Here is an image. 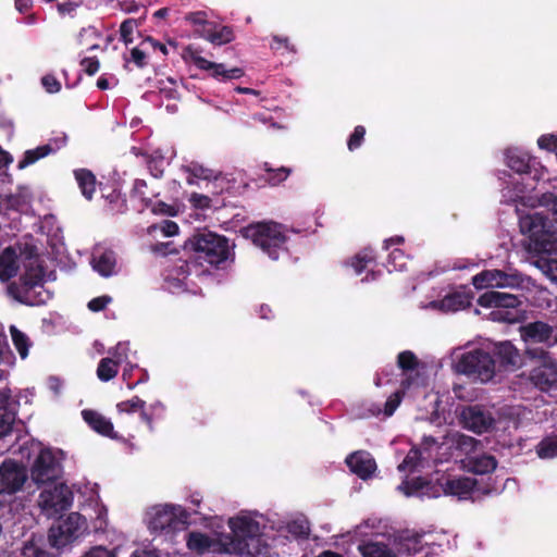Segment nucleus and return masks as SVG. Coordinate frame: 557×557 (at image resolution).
Instances as JSON below:
<instances>
[{"label":"nucleus","instance_id":"obj_60","mask_svg":"<svg viewBox=\"0 0 557 557\" xmlns=\"http://www.w3.org/2000/svg\"><path fill=\"white\" fill-rule=\"evenodd\" d=\"M83 557H116V555L106 547L96 546L86 552Z\"/></svg>","mask_w":557,"mask_h":557},{"label":"nucleus","instance_id":"obj_33","mask_svg":"<svg viewBox=\"0 0 557 557\" xmlns=\"http://www.w3.org/2000/svg\"><path fill=\"white\" fill-rule=\"evenodd\" d=\"M52 147L50 145H42L35 149H29L24 152V157L22 160L18 161L17 168L18 169H25L38 160L47 157L49 153L52 152Z\"/></svg>","mask_w":557,"mask_h":557},{"label":"nucleus","instance_id":"obj_48","mask_svg":"<svg viewBox=\"0 0 557 557\" xmlns=\"http://www.w3.org/2000/svg\"><path fill=\"white\" fill-rule=\"evenodd\" d=\"M366 135V128L362 125H357L354 128V132L349 136L347 140V147L349 151H355L356 149L360 148Z\"/></svg>","mask_w":557,"mask_h":557},{"label":"nucleus","instance_id":"obj_53","mask_svg":"<svg viewBox=\"0 0 557 557\" xmlns=\"http://www.w3.org/2000/svg\"><path fill=\"white\" fill-rule=\"evenodd\" d=\"M41 85L49 94H57L61 90V83L53 74H46L41 77Z\"/></svg>","mask_w":557,"mask_h":557},{"label":"nucleus","instance_id":"obj_59","mask_svg":"<svg viewBox=\"0 0 557 557\" xmlns=\"http://www.w3.org/2000/svg\"><path fill=\"white\" fill-rule=\"evenodd\" d=\"M143 47H148V49H152V50H159L164 55L168 54L166 46L161 44L160 41L156 40L151 36H147L143 39Z\"/></svg>","mask_w":557,"mask_h":557},{"label":"nucleus","instance_id":"obj_58","mask_svg":"<svg viewBox=\"0 0 557 557\" xmlns=\"http://www.w3.org/2000/svg\"><path fill=\"white\" fill-rule=\"evenodd\" d=\"M271 49L278 52L282 49L287 51L295 52V48L290 45L289 39L287 37L273 36L272 42L270 45Z\"/></svg>","mask_w":557,"mask_h":557},{"label":"nucleus","instance_id":"obj_51","mask_svg":"<svg viewBox=\"0 0 557 557\" xmlns=\"http://www.w3.org/2000/svg\"><path fill=\"white\" fill-rule=\"evenodd\" d=\"M190 174V176L195 178H201V180H210L213 177V171L210 169L205 168L201 164L198 163H191L188 165L185 170Z\"/></svg>","mask_w":557,"mask_h":557},{"label":"nucleus","instance_id":"obj_31","mask_svg":"<svg viewBox=\"0 0 557 557\" xmlns=\"http://www.w3.org/2000/svg\"><path fill=\"white\" fill-rule=\"evenodd\" d=\"M362 557H396L393 550L384 543L368 542L359 546Z\"/></svg>","mask_w":557,"mask_h":557},{"label":"nucleus","instance_id":"obj_37","mask_svg":"<svg viewBox=\"0 0 557 557\" xmlns=\"http://www.w3.org/2000/svg\"><path fill=\"white\" fill-rule=\"evenodd\" d=\"M10 333L12 337V342L18 351L22 359L26 358L28 355V348H29V338L28 336L20 331L16 326L11 325Z\"/></svg>","mask_w":557,"mask_h":557},{"label":"nucleus","instance_id":"obj_46","mask_svg":"<svg viewBox=\"0 0 557 557\" xmlns=\"http://www.w3.org/2000/svg\"><path fill=\"white\" fill-rule=\"evenodd\" d=\"M146 407V401L139 398L138 396H134L128 400L121 401L116 405V409L119 412L125 413H134L139 409H144Z\"/></svg>","mask_w":557,"mask_h":557},{"label":"nucleus","instance_id":"obj_50","mask_svg":"<svg viewBox=\"0 0 557 557\" xmlns=\"http://www.w3.org/2000/svg\"><path fill=\"white\" fill-rule=\"evenodd\" d=\"M373 262V257L368 252H361L356 255L351 261L350 265L355 270L356 274H361L363 270L368 267L369 263Z\"/></svg>","mask_w":557,"mask_h":557},{"label":"nucleus","instance_id":"obj_4","mask_svg":"<svg viewBox=\"0 0 557 557\" xmlns=\"http://www.w3.org/2000/svg\"><path fill=\"white\" fill-rule=\"evenodd\" d=\"M228 550L247 557H256L261 553L260 523L248 516L230 518Z\"/></svg>","mask_w":557,"mask_h":557},{"label":"nucleus","instance_id":"obj_10","mask_svg":"<svg viewBox=\"0 0 557 557\" xmlns=\"http://www.w3.org/2000/svg\"><path fill=\"white\" fill-rule=\"evenodd\" d=\"M44 271L41 267L28 268L21 275V290L16 287L15 299L26 306H41L46 304L48 297H44L42 292H36L37 287L44 288Z\"/></svg>","mask_w":557,"mask_h":557},{"label":"nucleus","instance_id":"obj_61","mask_svg":"<svg viewBox=\"0 0 557 557\" xmlns=\"http://www.w3.org/2000/svg\"><path fill=\"white\" fill-rule=\"evenodd\" d=\"M196 208L205 209L210 207L211 199L208 196L193 194L190 198Z\"/></svg>","mask_w":557,"mask_h":557},{"label":"nucleus","instance_id":"obj_13","mask_svg":"<svg viewBox=\"0 0 557 557\" xmlns=\"http://www.w3.org/2000/svg\"><path fill=\"white\" fill-rule=\"evenodd\" d=\"M61 463L48 448L40 450L30 468V476L37 484L51 483L61 475Z\"/></svg>","mask_w":557,"mask_h":557},{"label":"nucleus","instance_id":"obj_63","mask_svg":"<svg viewBox=\"0 0 557 557\" xmlns=\"http://www.w3.org/2000/svg\"><path fill=\"white\" fill-rule=\"evenodd\" d=\"M171 243H161L157 244L152 247L154 252L161 253L163 256L170 255L174 252V249H170Z\"/></svg>","mask_w":557,"mask_h":557},{"label":"nucleus","instance_id":"obj_27","mask_svg":"<svg viewBox=\"0 0 557 557\" xmlns=\"http://www.w3.org/2000/svg\"><path fill=\"white\" fill-rule=\"evenodd\" d=\"M159 196L158 191L149 190L145 180L136 178L129 191L132 200H138L140 210L148 209L152 206V200Z\"/></svg>","mask_w":557,"mask_h":557},{"label":"nucleus","instance_id":"obj_11","mask_svg":"<svg viewBox=\"0 0 557 557\" xmlns=\"http://www.w3.org/2000/svg\"><path fill=\"white\" fill-rule=\"evenodd\" d=\"M478 304L483 308H496L497 310H494L491 313L494 320L511 323L516 320L512 313L503 309L517 308L521 305V301L518 296L513 294L491 289L479 297Z\"/></svg>","mask_w":557,"mask_h":557},{"label":"nucleus","instance_id":"obj_36","mask_svg":"<svg viewBox=\"0 0 557 557\" xmlns=\"http://www.w3.org/2000/svg\"><path fill=\"white\" fill-rule=\"evenodd\" d=\"M115 263L114 253L104 251L95 260L94 269L102 276H110L114 272Z\"/></svg>","mask_w":557,"mask_h":557},{"label":"nucleus","instance_id":"obj_62","mask_svg":"<svg viewBox=\"0 0 557 557\" xmlns=\"http://www.w3.org/2000/svg\"><path fill=\"white\" fill-rule=\"evenodd\" d=\"M78 7L77 3L72 1H66L58 4V11L60 14H71Z\"/></svg>","mask_w":557,"mask_h":557},{"label":"nucleus","instance_id":"obj_20","mask_svg":"<svg viewBox=\"0 0 557 557\" xmlns=\"http://www.w3.org/2000/svg\"><path fill=\"white\" fill-rule=\"evenodd\" d=\"M346 465L361 480H368L376 470V462L370 453L359 450L346 458Z\"/></svg>","mask_w":557,"mask_h":557},{"label":"nucleus","instance_id":"obj_52","mask_svg":"<svg viewBox=\"0 0 557 557\" xmlns=\"http://www.w3.org/2000/svg\"><path fill=\"white\" fill-rule=\"evenodd\" d=\"M403 395V392L397 391L386 399L383 411L386 417L393 416V413L401 403Z\"/></svg>","mask_w":557,"mask_h":557},{"label":"nucleus","instance_id":"obj_1","mask_svg":"<svg viewBox=\"0 0 557 557\" xmlns=\"http://www.w3.org/2000/svg\"><path fill=\"white\" fill-rule=\"evenodd\" d=\"M539 203L547 212L519 213L520 231L528 235L535 252L557 253V196L545 193L539 198Z\"/></svg>","mask_w":557,"mask_h":557},{"label":"nucleus","instance_id":"obj_16","mask_svg":"<svg viewBox=\"0 0 557 557\" xmlns=\"http://www.w3.org/2000/svg\"><path fill=\"white\" fill-rule=\"evenodd\" d=\"M461 422L465 429L475 434H483L494 429L496 420L485 407L472 405L462 410Z\"/></svg>","mask_w":557,"mask_h":557},{"label":"nucleus","instance_id":"obj_12","mask_svg":"<svg viewBox=\"0 0 557 557\" xmlns=\"http://www.w3.org/2000/svg\"><path fill=\"white\" fill-rule=\"evenodd\" d=\"M182 58L185 62L194 63L198 69L203 71L212 70V76L215 78L237 79L244 76V70L240 67H233L226 70L223 63L211 62L200 55V51L193 46H187L183 49Z\"/></svg>","mask_w":557,"mask_h":557},{"label":"nucleus","instance_id":"obj_26","mask_svg":"<svg viewBox=\"0 0 557 557\" xmlns=\"http://www.w3.org/2000/svg\"><path fill=\"white\" fill-rule=\"evenodd\" d=\"M10 391L0 392V438L12 431L15 421V412L9 408Z\"/></svg>","mask_w":557,"mask_h":557},{"label":"nucleus","instance_id":"obj_21","mask_svg":"<svg viewBox=\"0 0 557 557\" xmlns=\"http://www.w3.org/2000/svg\"><path fill=\"white\" fill-rule=\"evenodd\" d=\"M445 495L457 496L459 499H467L474 491L478 484L475 479L469 476L443 475Z\"/></svg>","mask_w":557,"mask_h":557},{"label":"nucleus","instance_id":"obj_6","mask_svg":"<svg viewBox=\"0 0 557 557\" xmlns=\"http://www.w3.org/2000/svg\"><path fill=\"white\" fill-rule=\"evenodd\" d=\"M495 364L496 360L490 352L474 349L461 355L455 364V370L457 373L487 382L495 375Z\"/></svg>","mask_w":557,"mask_h":557},{"label":"nucleus","instance_id":"obj_57","mask_svg":"<svg viewBox=\"0 0 557 557\" xmlns=\"http://www.w3.org/2000/svg\"><path fill=\"white\" fill-rule=\"evenodd\" d=\"M81 66L87 75L92 76L99 71L100 62L96 57H88L81 61Z\"/></svg>","mask_w":557,"mask_h":557},{"label":"nucleus","instance_id":"obj_23","mask_svg":"<svg viewBox=\"0 0 557 557\" xmlns=\"http://www.w3.org/2000/svg\"><path fill=\"white\" fill-rule=\"evenodd\" d=\"M82 414L85 422L100 435L110 437L112 440L119 438L112 422L101 413L95 410H83Z\"/></svg>","mask_w":557,"mask_h":557},{"label":"nucleus","instance_id":"obj_3","mask_svg":"<svg viewBox=\"0 0 557 557\" xmlns=\"http://www.w3.org/2000/svg\"><path fill=\"white\" fill-rule=\"evenodd\" d=\"M240 233L272 260H277L280 255L287 250L286 227L281 223L274 221L250 223L243 227Z\"/></svg>","mask_w":557,"mask_h":557},{"label":"nucleus","instance_id":"obj_7","mask_svg":"<svg viewBox=\"0 0 557 557\" xmlns=\"http://www.w3.org/2000/svg\"><path fill=\"white\" fill-rule=\"evenodd\" d=\"M189 513L181 506H154L150 511L149 530L170 534L186 528Z\"/></svg>","mask_w":557,"mask_h":557},{"label":"nucleus","instance_id":"obj_35","mask_svg":"<svg viewBox=\"0 0 557 557\" xmlns=\"http://www.w3.org/2000/svg\"><path fill=\"white\" fill-rule=\"evenodd\" d=\"M119 372V362L106 357L102 358L97 368V376L102 382H108L116 376Z\"/></svg>","mask_w":557,"mask_h":557},{"label":"nucleus","instance_id":"obj_2","mask_svg":"<svg viewBox=\"0 0 557 557\" xmlns=\"http://www.w3.org/2000/svg\"><path fill=\"white\" fill-rule=\"evenodd\" d=\"M186 252H193L195 261L215 269H225L234 261L233 247L224 235L203 230L191 235L184 244Z\"/></svg>","mask_w":557,"mask_h":557},{"label":"nucleus","instance_id":"obj_56","mask_svg":"<svg viewBox=\"0 0 557 557\" xmlns=\"http://www.w3.org/2000/svg\"><path fill=\"white\" fill-rule=\"evenodd\" d=\"M537 145L541 149H545L557 154V136L542 135L537 140Z\"/></svg>","mask_w":557,"mask_h":557},{"label":"nucleus","instance_id":"obj_43","mask_svg":"<svg viewBox=\"0 0 557 557\" xmlns=\"http://www.w3.org/2000/svg\"><path fill=\"white\" fill-rule=\"evenodd\" d=\"M22 557H60V555L50 553L35 543L28 542L22 548Z\"/></svg>","mask_w":557,"mask_h":557},{"label":"nucleus","instance_id":"obj_55","mask_svg":"<svg viewBox=\"0 0 557 557\" xmlns=\"http://www.w3.org/2000/svg\"><path fill=\"white\" fill-rule=\"evenodd\" d=\"M388 263L393 265V270L401 271L406 265L404 251L394 249L389 253ZM388 271H392V269H388Z\"/></svg>","mask_w":557,"mask_h":557},{"label":"nucleus","instance_id":"obj_40","mask_svg":"<svg viewBox=\"0 0 557 557\" xmlns=\"http://www.w3.org/2000/svg\"><path fill=\"white\" fill-rule=\"evenodd\" d=\"M149 173L154 178H161L164 173L165 160L162 156L158 154H144Z\"/></svg>","mask_w":557,"mask_h":557},{"label":"nucleus","instance_id":"obj_34","mask_svg":"<svg viewBox=\"0 0 557 557\" xmlns=\"http://www.w3.org/2000/svg\"><path fill=\"white\" fill-rule=\"evenodd\" d=\"M211 539L201 532H190L187 537V547L198 554H203L211 547Z\"/></svg>","mask_w":557,"mask_h":557},{"label":"nucleus","instance_id":"obj_39","mask_svg":"<svg viewBox=\"0 0 557 557\" xmlns=\"http://www.w3.org/2000/svg\"><path fill=\"white\" fill-rule=\"evenodd\" d=\"M424 482L425 479L421 476L406 480L401 483V485H399V490L403 491L406 496L422 497Z\"/></svg>","mask_w":557,"mask_h":557},{"label":"nucleus","instance_id":"obj_38","mask_svg":"<svg viewBox=\"0 0 557 557\" xmlns=\"http://www.w3.org/2000/svg\"><path fill=\"white\" fill-rule=\"evenodd\" d=\"M536 453L543 459L557 457V436L543 438L536 447Z\"/></svg>","mask_w":557,"mask_h":557},{"label":"nucleus","instance_id":"obj_5","mask_svg":"<svg viewBox=\"0 0 557 557\" xmlns=\"http://www.w3.org/2000/svg\"><path fill=\"white\" fill-rule=\"evenodd\" d=\"M529 361L537 363L529 375L530 382L543 393L557 391V362L544 347H527Z\"/></svg>","mask_w":557,"mask_h":557},{"label":"nucleus","instance_id":"obj_44","mask_svg":"<svg viewBox=\"0 0 557 557\" xmlns=\"http://www.w3.org/2000/svg\"><path fill=\"white\" fill-rule=\"evenodd\" d=\"M422 539V533L414 532L403 537V545L409 554H417L423 548Z\"/></svg>","mask_w":557,"mask_h":557},{"label":"nucleus","instance_id":"obj_42","mask_svg":"<svg viewBox=\"0 0 557 557\" xmlns=\"http://www.w3.org/2000/svg\"><path fill=\"white\" fill-rule=\"evenodd\" d=\"M397 366L405 372L413 371L419 366L417 356L410 350H404L397 356Z\"/></svg>","mask_w":557,"mask_h":557},{"label":"nucleus","instance_id":"obj_9","mask_svg":"<svg viewBox=\"0 0 557 557\" xmlns=\"http://www.w3.org/2000/svg\"><path fill=\"white\" fill-rule=\"evenodd\" d=\"M73 503V492L65 483L50 484L39 494L38 505L42 513L53 518L67 510Z\"/></svg>","mask_w":557,"mask_h":557},{"label":"nucleus","instance_id":"obj_49","mask_svg":"<svg viewBox=\"0 0 557 557\" xmlns=\"http://www.w3.org/2000/svg\"><path fill=\"white\" fill-rule=\"evenodd\" d=\"M208 15L205 11L189 12L185 15V21L197 26V29H207V26L211 24L207 20Z\"/></svg>","mask_w":557,"mask_h":557},{"label":"nucleus","instance_id":"obj_45","mask_svg":"<svg viewBox=\"0 0 557 557\" xmlns=\"http://www.w3.org/2000/svg\"><path fill=\"white\" fill-rule=\"evenodd\" d=\"M138 26V21L135 18H127L120 25L121 40L127 46L134 41V30Z\"/></svg>","mask_w":557,"mask_h":557},{"label":"nucleus","instance_id":"obj_8","mask_svg":"<svg viewBox=\"0 0 557 557\" xmlns=\"http://www.w3.org/2000/svg\"><path fill=\"white\" fill-rule=\"evenodd\" d=\"M86 519L78 512H71L65 519L52 524L48 532V541L52 548L61 549L73 543L82 534Z\"/></svg>","mask_w":557,"mask_h":557},{"label":"nucleus","instance_id":"obj_25","mask_svg":"<svg viewBox=\"0 0 557 557\" xmlns=\"http://www.w3.org/2000/svg\"><path fill=\"white\" fill-rule=\"evenodd\" d=\"M472 296L466 292H454L438 301V307L445 312H455L471 306Z\"/></svg>","mask_w":557,"mask_h":557},{"label":"nucleus","instance_id":"obj_28","mask_svg":"<svg viewBox=\"0 0 557 557\" xmlns=\"http://www.w3.org/2000/svg\"><path fill=\"white\" fill-rule=\"evenodd\" d=\"M74 176L77 185L82 191V195L87 199L91 200L96 193L97 180L95 174L88 169H77L74 171Z\"/></svg>","mask_w":557,"mask_h":557},{"label":"nucleus","instance_id":"obj_29","mask_svg":"<svg viewBox=\"0 0 557 557\" xmlns=\"http://www.w3.org/2000/svg\"><path fill=\"white\" fill-rule=\"evenodd\" d=\"M106 199L107 208L112 214H123L127 212L128 206L125 195L120 190L112 189L109 194H102Z\"/></svg>","mask_w":557,"mask_h":557},{"label":"nucleus","instance_id":"obj_14","mask_svg":"<svg viewBox=\"0 0 557 557\" xmlns=\"http://www.w3.org/2000/svg\"><path fill=\"white\" fill-rule=\"evenodd\" d=\"M520 338L527 344V347H531L533 344H542L546 348L555 346V327L547 322L536 320L521 324L519 326Z\"/></svg>","mask_w":557,"mask_h":557},{"label":"nucleus","instance_id":"obj_15","mask_svg":"<svg viewBox=\"0 0 557 557\" xmlns=\"http://www.w3.org/2000/svg\"><path fill=\"white\" fill-rule=\"evenodd\" d=\"M523 278L519 273H506L502 270H484L472 277V284L478 289L520 287Z\"/></svg>","mask_w":557,"mask_h":557},{"label":"nucleus","instance_id":"obj_41","mask_svg":"<svg viewBox=\"0 0 557 557\" xmlns=\"http://www.w3.org/2000/svg\"><path fill=\"white\" fill-rule=\"evenodd\" d=\"M445 495L443 475L436 481L425 480L422 497L437 498Z\"/></svg>","mask_w":557,"mask_h":557},{"label":"nucleus","instance_id":"obj_18","mask_svg":"<svg viewBox=\"0 0 557 557\" xmlns=\"http://www.w3.org/2000/svg\"><path fill=\"white\" fill-rule=\"evenodd\" d=\"M27 479L26 470L15 461H3L0 466V495H12L20 491Z\"/></svg>","mask_w":557,"mask_h":557},{"label":"nucleus","instance_id":"obj_24","mask_svg":"<svg viewBox=\"0 0 557 557\" xmlns=\"http://www.w3.org/2000/svg\"><path fill=\"white\" fill-rule=\"evenodd\" d=\"M18 271L17 256L12 247L4 248L0 253V281L9 282Z\"/></svg>","mask_w":557,"mask_h":557},{"label":"nucleus","instance_id":"obj_47","mask_svg":"<svg viewBox=\"0 0 557 557\" xmlns=\"http://www.w3.org/2000/svg\"><path fill=\"white\" fill-rule=\"evenodd\" d=\"M148 47H143V41L138 47H134L131 50V58L126 59V61H131L135 63V65L139 69H144L147 65V52Z\"/></svg>","mask_w":557,"mask_h":557},{"label":"nucleus","instance_id":"obj_19","mask_svg":"<svg viewBox=\"0 0 557 557\" xmlns=\"http://www.w3.org/2000/svg\"><path fill=\"white\" fill-rule=\"evenodd\" d=\"M506 163L510 170L520 175H530L533 180L539 178V171L535 168L536 161L528 152L517 149L508 150Z\"/></svg>","mask_w":557,"mask_h":557},{"label":"nucleus","instance_id":"obj_54","mask_svg":"<svg viewBox=\"0 0 557 557\" xmlns=\"http://www.w3.org/2000/svg\"><path fill=\"white\" fill-rule=\"evenodd\" d=\"M112 301V297L108 295L99 296L92 298L87 307L92 312H99L107 308V306Z\"/></svg>","mask_w":557,"mask_h":557},{"label":"nucleus","instance_id":"obj_32","mask_svg":"<svg viewBox=\"0 0 557 557\" xmlns=\"http://www.w3.org/2000/svg\"><path fill=\"white\" fill-rule=\"evenodd\" d=\"M497 467V460L492 455H482L470 461V470L475 474H487Z\"/></svg>","mask_w":557,"mask_h":557},{"label":"nucleus","instance_id":"obj_30","mask_svg":"<svg viewBox=\"0 0 557 557\" xmlns=\"http://www.w3.org/2000/svg\"><path fill=\"white\" fill-rule=\"evenodd\" d=\"M263 170L265 174L262 176V180L271 186L280 185L282 182L287 180L292 173V169L289 168L281 166L273 169L267 162L263 164Z\"/></svg>","mask_w":557,"mask_h":557},{"label":"nucleus","instance_id":"obj_64","mask_svg":"<svg viewBox=\"0 0 557 557\" xmlns=\"http://www.w3.org/2000/svg\"><path fill=\"white\" fill-rule=\"evenodd\" d=\"M33 5V0H15V8L21 13H26Z\"/></svg>","mask_w":557,"mask_h":557},{"label":"nucleus","instance_id":"obj_17","mask_svg":"<svg viewBox=\"0 0 557 557\" xmlns=\"http://www.w3.org/2000/svg\"><path fill=\"white\" fill-rule=\"evenodd\" d=\"M493 358L495 357L499 367L505 370L515 371L528 364L529 358L510 342L503 341L493 344Z\"/></svg>","mask_w":557,"mask_h":557},{"label":"nucleus","instance_id":"obj_22","mask_svg":"<svg viewBox=\"0 0 557 557\" xmlns=\"http://www.w3.org/2000/svg\"><path fill=\"white\" fill-rule=\"evenodd\" d=\"M195 33L215 46L230 44L235 39L234 29L228 25H220L211 22L207 29H196Z\"/></svg>","mask_w":557,"mask_h":557}]
</instances>
